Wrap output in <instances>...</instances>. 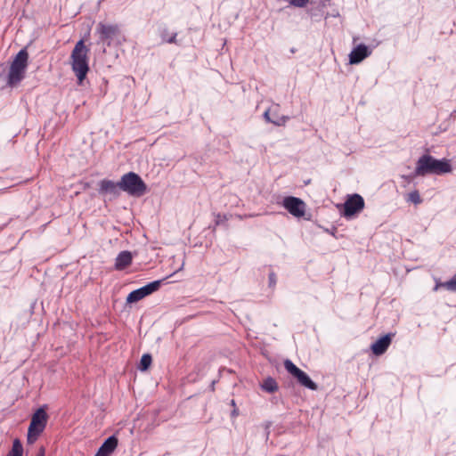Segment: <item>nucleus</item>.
<instances>
[{"mask_svg":"<svg viewBox=\"0 0 456 456\" xmlns=\"http://www.w3.org/2000/svg\"><path fill=\"white\" fill-rule=\"evenodd\" d=\"M236 415H238V411L236 409H234L232 411V416H236Z\"/></svg>","mask_w":456,"mask_h":456,"instance_id":"nucleus-27","label":"nucleus"},{"mask_svg":"<svg viewBox=\"0 0 456 456\" xmlns=\"http://www.w3.org/2000/svg\"><path fill=\"white\" fill-rule=\"evenodd\" d=\"M168 43H175V35H174L173 37H171L168 40H167Z\"/></svg>","mask_w":456,"mask_h":456,"instance_id":"nucleus-23","label":"nucleus"},{"mask_svg":"<svg viewBox=\"0 0 456 456\" xmlns=\"http://www.w3.org/2000/svg\"><path fill=\"white\" fill-rule=\"evenodd\" d=\"M23 448L20 441L15 439L12 443V450L9 452L7 456H22Z\"/></svg>","mask_w":456,"mask_h":456,"instance_id":"nucleus-17","label":"nucleus"},{"mask_svg":"<svg viewBox=\"0 0 456 456\" xmlns=\"http://www.w3.org/2000/svg\"><path fill=\"white\" fill-rule=\"evenodd\" d=\"M261 387L263 390H265L268 393H273V392L277 391L278 385H277V382L273 379L267 378L261 384Z\"/></svg>","mask_w":456,"mask_h":456,"instance_id":"nucleus-16","label":"nucleus"},{"mask_svg":"<svg viewBox=\"0 0 456 456\" xmlns=\"http://www.w3.org/2000/svg\"><path fill=\"white\" fill-rule=\"evenodd\" d=\"M364 208V200L359 194L348 196L344 203V216L350 218L355 214L361 212Z\"/></svg>","mask_w":456,"mask_h":456,"instance_id":"nucleus-8","label":"nucleus"},{"mask_svg":"<svg viewBox=\"0 0 456 456\" xmlns=\"http://www.w3.org/2000/svg\"><path fill=\"white\" fill-rule=\"evenodd\" d=\"M371 51L365 45H358L349 54L350 64H358L370 56Z\"/></svg>","mask_w":456,"mask_h":456,"instance_id":"nucleus-11","label":"nucleus"},{"mask_svg":"<svg viewBox=\"0 0 456 456\" xmlns=\"http://www.w3.org/2000/svg\"><path fill=\"white\" fill-rule=\"evenodd\" d=\"M232 405H235L234 400H232Z\"/></svg>","mask_w":456,"mask_h":456,"instance_id":"nucleus-28","label":"nucleus"},{"mask_svg":"<svg viewBox=\"0 0 456 456\" xmlns=\"http://www.w3.org/2000/svg\"><path fill=\"white\" fill-rule=\"evenodd\" d=\"M452 170V166L448 159H436L431 155L425 154L417 161L415 174L419 176H425L429 174H448Z\"/></svg>","mask_w":456,"mask_h":456,"instance_id":"nucleus-2","label":"nucleus"},{"mask_svg":"<svg viewBox=\"0 0 456 456\" xmlns=\"http://www.w3.org/2000/svg\"><path fill=\"white\" fill-rule=\"evenodd\" d=\"M264 118L267 122L273 123L276 126H284L288 120V118L285 116H281L279 119H272L270 118V110H265L264 113Z\"/></svg>","mask_w":456,"mask_h":456,"instance_id":"nucleus-18","label":"nucleus"},{"mask_svg":"<svg viewBox=\"0 0 456 456\" xmlns=\"http://www.w3.org/2000/svg\"><path fill=\"white\" fill-rule=\"evenodd\" d=\"M392 336L387 334L382 338H379L376 342L371 345V351L375 355L383 354L391 344Z\"/></svg>","mask_w":456,"mask_h":456,"instance_id":"nucleus-12","label":"nucleus"},{"mask_svg":"<svg viewBox=\"0 0 456 456\" xmlns=\"http://www.w3.org/2000/svg\"><path fill=\"white\" fill-rule=\"evenodd\" d=\"M119 186L121 191H124L134 197H141L147 191L145 183L134 172H129L124 175L119 181Z\"/></svg>","mask_w":456,"mask_h":456,"instance_id":"nucleus-4","label":"nucleus"},{"mask_svg":"<svg viewBox=\"0 0 456 456\" xmlns=\"http://www.w3.org/2000/svg\"><path fill=\"white\" fill-rule=\"evenodd\" d=\"M441 283H442V282L436 283V286H435V288H434V290H435V291H436L440 287H443V286L441 285Z\"/></svg>","mask_w":456,"mask_h":456,"instance_id":"nucleus-26","label":"nucleus"},{"mask_svg":"<svg viewBox=\"0 0 456 456\" xmlns=\"http://www.w3.org/2000/svg\"><path fill=\"white\" fill-rule=\"evenodd\" d=\"M269 279H270V282H274V274L273 273H271L270 276H269Z\"/></svg>","mask_w":456,"mask_h":456,"instance_id":"nucleus-24","label":"nucleus"},{"mask_svg":"<svg viewBox=\"0 0 456 456\" xmlns=\"http://www.w3.org/2000/svg\"><path fill=\"white\" fill-rule=\"evenodd\" d=\"M132 254L129 251L120 252L115 262V268L117 270H123L132 263Z\"/></svg>","mask_w":456,"mask_h":456,"instance_id":"nucleus-15","label":"nucleus"},{"mask_svg":"<svg viewBox=\"0 0 456 456\" xmlns=\"http://www.w3.org/2000/svg\"><path fill=\"white\" fill-rule=\"evenodd\" d=\"M45 448L44 447H40L39 452L37 454V456H45Z\"/></svg>","mask_w":456,"mask_h":456,"instance_id":"nucleus-22","label":"nucleus"},{"mask_svg":"<svg viewBox=\"0 0 456 456\" xmlns=\"http://www.w3.org/2000/svg\"><path fill=\"white\" fill-rule=\"evenodd\" d=\"M284 367L289 373L297 379L298 383L311 390H316L317 385L310 379V377L302 370L297 368L290 360L284 362Z\"/></svg>","mask_w":456,"mask_h":456,"instance_id":"nucleus-6","label":"nucleus"},{"mask_svg":"<svg viewBox=\"0 0 456 456\" xmlns=\"http://www.w3.org/2000/svg\"><path fill=\"white\" fill-rule=\"evenodd\" d=\"M28 53L20 50L12 61L9 72V84L16 85L24 77V73L28 65Z\"/></svg>","mask_w":456,"mask_h":456,"instance_id":"nucleus-5","label":"nucleus"},{"mask_svg":"<svg viewBox=\"0 0 456 456\" xmlns=\"http://www.w3.org/2000/svg\"><path fill=\"white\" fill-rule=\"evenodd\" d=\"M118 446V439L112 436H110L105 442L101 445L98 452L94 456H110L116 447Z\"/></svg>","mask_w":456,"mask_h":456,"instance_id":"nucleus-13","label":"nucleus"},{"mask_svg":"<svg viewBox=\"0 0 456 456\" xmlns=\"http://www.w3.org/2000/svg\"><path fill=\"white\" fill-rule=\"evenodd\" d=\"M89 48L85 45L84 40H79L75 45L70 54V65L73 72L81 85L89 70Z\"/></svg>","mask_w":456,"mask_h":456,"instance_id":"nucleus-1","label":"nucleus"},{"mask_svg":"<svg viewBox=\"0 0 456 456\" xmlns=\"http://www.w3.org/2000/svg\"><path fill=\"white\" fill-rule=\"evenodd\" d=\"M283 207L294 216L302 217L305 212V204L296 197H286L283 200Z\"/></svg>","mask_w":456,"mask_h":456,"instance_id":"nucleus-9","label":"nucleus"},{"mask_svg":"<svg viewBox=\"0 0 456 456\" xmlns=\"http://www.w3.org/2000/svg\"><path fill=\"white\" fill-rule=\"evenodd\" d=\"M48 420V415L45 406L38 408L31 417V421L28 429L27 441L28 444H34L38 436L45 430Z\"/></svg>","mask_w":456,"mask_h":456,"instance_id":"nucleus-3","label":"nucleus"},{"mask_svg":"<svg viewBox=\"0 0 456 456\" xmlns=\"http://www.w3.org/2000/svg\"><path fill=\"white\" fill-rule=\"evenodd\" d=\"M160 281H154L149 284L130 292L126 297V302L129 304L136 303L151 293L157 291L160 287Z\"/></svg>","mask_w":456,"mask_h":456,"instance_id":"nucleus-7","label":"nucleus"},{"mask_svg":"<svg viewBox=\"0 0 456 456\" xmlns=\"http://www.w3.org/2000/svg\"><path fill=\"white\" fill-rule=\"evenodd\" d=\"M121 188L118 183H114L110 180H102L100 183V192L104 194H110L114 197L119 195Z\"/></svg>","mask_w":456,"mask_h":456,"instance_id":"nucleus-14","label":"nucleus"},{"mask_svg":"<svg viewBox=\"0 0 456 456\" xmlns=\"http://www.w3.org/2000/svg\"><path fill=\"white\" fill-rule=\"evenodd\" d=\"M407 201L415 205L420 204L422 200L418 191H413L407 195Z\"/></svg>","mask_w":456,"mask_h":456,"instance_id":"nucleus-19","label":"nucleus"},{"mask_svg":"<svg viewBox=\"0 0 456 456\" xmlns=\"http://www.w3.org/2000/svg\"><path fill=\"white\" fill-rule=\"evenodd\" d=\"M443 288H445L447 290L455 291L456 292V279L445 281L441 283Z\"/></svg>","mask_w":456,"mask_h":456,"instance_id":"nucleus-21","label":"nucleus"},{"mask_svg":"<svg viewBox=\"0 0 456 456\" xmlns=\"http://www.w3.org/2000/svg\"><path fill=\"white\" fill-rule=\"evenodd\" d=\"M441 283H442V282L436 283V286H435V288H434V290H435V291H436L440 287H443V286L441 285Z\"/></svg>","mask_w":456,"mask_h":456,"instance_id":"nucleus-25","label":"nucleus"},{"mask_svg":"<svg viewBox=\"0 0 456 456\" xmlns=\"http://www.w3.org/2000/svg\"><path fill=\"white\" fill-rule=\"evenodd\" d=\"M96 30L100 35L101 40L108 41V45H110V40L118 33L117 25H108L104 23H99Z\"/></svg>","mask_w":456,"mask_h":456,"instance_id":"nucleus-10","label":"nucleus"},{"mask_svg":"<svg viewBox=\"0 0 456 456\" xmlns=\"http://www.w3.org/2000/svg\"><path fill=\"white\" fill-rule=\"evenodd\" d=\"M151 363V356L150 354H143L140 361L139 369L141 370H146Z\"/></svg>","mask_w":456,"mask_h":456,"instance_id":"nucleus-20","label":"nucleus"}]
</instances>
